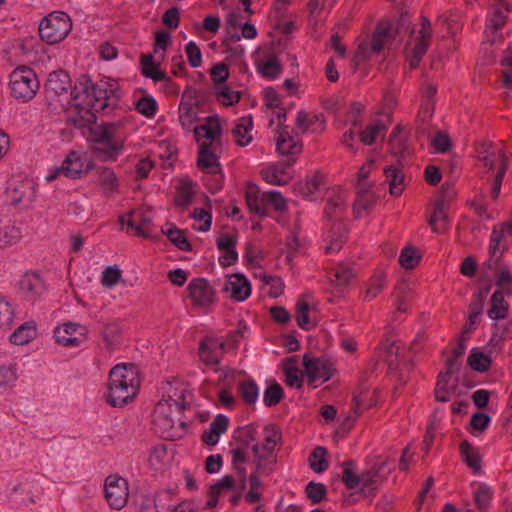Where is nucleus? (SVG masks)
<instances>
[{
  "label": "nucleus",
  "mask_w": 512,
  "mask_h": 512,
  "mask_svg": "<svg viewBox=\"0 0 512 512\" xmlns=\"http://www.w3.org/2000/svg\"><path fill=\"white\" fill-rule=\"evenodd\" d=\"M121 91L114 79L93 83L81 75L70 92L67 122L78 129H87L93 151L103 161H114L121 154L127 133L121 121L96 124V112L110 113L118 106Z\"/></svg>",
  "instance_id": "f257e3e1"
},
{
  "label": "nucleus",
  "mask_w": 512,
  "mask_h": 512,
  "mask_svg": "<svg viewBox=\"0 0 512 512\" xmlns=\"http://www.w3.org/2000/svg\"><path fill=\"white\" fill-rule=\"evenodd\" d=\"M199 144L197 166L211 174H221L219 154L221 152L222 128L216 116L206 118L205 124L195 126L193 129Z\"/></svg>",
  "instance_id": "f03ea898"
},
{
  "label": "nucleus",
  "mask_w": 512,
  "mask_h": 512,
  "mask_svg": "<svg viewBox=\"0 0 512 512\" xmlns=\"http://www.w3.org/2000/svg\"><path fill=\"white\" fill-rule=\"evenodd\" d=\"M140 380L133 364H118L109 373L107 402L113 407H123L138 393Z\"/></svg>",
  "instance_id": "7ed1b4c3"
},
{
  "label": "nucleus",
  "mask_w": 512,
  "mask_h": 512,
  "mask_svg": "<svg viewBox=\"0 0 512 512\" xmlns=\"http://www.w3.org/2000/svg\"><path fill=\"white\" fill-rule=\"evenodd\" d=\"M409 27V19L406 14H402L396 24L381 21L377 24L372 35L371 42L363 41L359 44L355 55L354 62L359 64L371 57L372 53H380L387 45L391 44L402 29Z\"/></svg>",
  "instance_id": "20e7f679"
},
{
  "label": "nucleus",
  "mask_w": 512,
  "mask_h": 512,
  "mask_svg": "<svg viewBox=\"0 0 512 512\" xmlns=\"http://www.w3.org/2000/svg\"><path fill=\"white\" fill-rule=\"evenodd\" d=\"M264 441L255 443L251 447L254 470L263 476H269L274 472L277 463L275 447L281 440L279 427L268 424L264 428Z\"/></svg>",
  "instance_id": "39448f33"
},
{
  "label": "nucleus",
  "mask_w": 512,
  "mask_h": 512,
  "mask_svg": "<svg viewBox=\"0 0 512 512\" xmlns=\"http://www.w3.org/2000/svg\"><path fill=\"white\" fill-rule=\"evenodd\" d=\"M12 96L22 102L33 99L40 88V82L35 71L27 66H19L10 74Z\"/></svg>",
  "instance_id": "423d86ee"
},
{
  "label": "nucleus",
  "mask_w": 512,
  "mask_h": 512,
  "mask_svg": "<svg viewBox=\"0 0 512 512\" xmlns=\"http://www.w3.org/2000/svg\"><path fill=\"white\" fill-rule=\"evenodd\" d=\"M72 29L69 15L62 11H54L44 17L39 24V35L48 44L62 41Z\"/></svg>",
  "instance_id": "0eeeda50"
},
{
  "label": "nucleus",
  "mask_w": 512,
  "mask_h": 512,
  "mask_svg": "<svg viewBox=\"0 0 512 512\" xmlns=\"http://www.w3.org/2000/svg\"><path fill=\"white\" fill-rule=\"evenodd\" d=\"M169 408V403L158 402L153 413V424L155 430L161 437L169 440H176L182 438L187 429L185 421L178 420L177 425L172 418V409Z\"/></svg>",
  "instance_id": "6e6552de"
},
{
  "label": "nucleus",
  "mask_w": 512,
  "mask_h": 512,
  "mask_svg": "<svg viewBox=\"0 0 512 512\" xmlns=\"http://www.w3.org/2000/svg\"><path fill=\"white\" fill-rule=\"evenodd\" d=\"M46 98L50 101H70V92L73 90L70 75L62 69L49 74L44 85Z\"/></svg>",
  "instance_id": "1a4fd4ad"
},
{
  "label": "nucleus",
  "mask_w": 512,
  "mask_h": 512,
  "mask_svg": "<svg viewBox=\"0 0 512 512\" xmlns=\"http://www.w3.org/2000/svg\"><path fill=\"white\" fill-rule=\"evenodd\" d=\"M104 492L109 506L112 509L121 510L128 501V482L118 475H109L105 479Z\"/></svg>",
  "instance_id": "9d476101"
},
{
  "label": "nucleus",
  "mask_w": 512,
  "mask_h": 512,
  "mask_svg": "<svg viewBox=\"0 0 512 512\" xmlns=\"http://www.w3.org/2000/svg\"><path fill=\"white\" fill-rule=\"evenodd\" d=\"M86 173H88V167H85L84 158L78 152L71 151L61 166L55 167L53 172L46 176V180L51 182L61 174L70 179H78Z\"/></svg>",
  "instance_id": "9b49d317"
},
{
  "label": "nucleus",
  "mask_w": 512,
  "mask_h": 512,
  "mask_svg": "<svg viewBox=\"0 0 512 512\" xmlns=\"http://www.w3.org/2000/svg\"><path fill=\"white\" fill-rule=\"evenodd\" d=\"M303 366L310 382H314L318 379H321L322 382H326L331 379L336 372L335 365L330 359L324 357L313 358L308 354L303 356Z\"/></svg>",
  "instance_id": "f8f14e48"
},
{
  "label": "nucleus",
  "mask_w": 512,
  "mask_h": 512,
  "mask_svg": "<svg viewBox=\"0 0 512 512\" xmlns=\"http://www.w3.org/2000/svg\"><path fill=\"white\" fill-rule=\"evenodd\" d=\"M87 329L78 323L68 322L54 329L56 343L64 347H76L83 343Z\"/></svg>",
  "instance_id": "ddd939ff"
},
{
  "label": "nucleus",
  "mask_w": 512,
  "mask_h": 512,
  "mask_svg": "<svg viewBox=\"0 0 512 512\" xmlns=\"http://www.w3.org/2000/svg\"><path fill=\"white\" fill-rule=\"evenodd\" d=\"M234 439L236 446L230 451L231 465L235 470L237 477L240 478L241 489H245L247 483L245 463L248 461V450L251 449L252 443L244 441L236 436H234Z\"/></svg>",
  "instance_id": "4468645a"
},
{
  "label": "nucleus",
  "mask_w": 512,
  "mask_h": 512,
  "mask_svg": "<svg viewBox=\"0 0 512 512\" xmlns=\"http://www.w3.org/2000/svg\"><path fill=\"white\" fill-rule=\"evenodd\" d=\"M19 291L28 301L40 298L46 290L42 276L34 271L26 272L19 280Z\"/></svg>",
  "instance_id": "2eb2a0df"
},
{
  "label": "nucleus",
  "mask_w": 512,
  "mask_h": 512,
  "mask_svg": "<svg viewBox=\"0 0 512 512\" xmlns=\"http://www.w3.org/2000/svg\"><path fill=\"white\" fill-rule=\"evenodd\" d=\"M195 305L208 306L215 301V293L209 282L204 278L193 279L187 287Z\"/></svg>",
  "instance_id": "dca6fc26"
},
{
  "label": "nucleus",
  "mask_w": 512,
  "mask_h": 512,
  "mask_svg": "<svg viewBox=\"0 0 512 512\" xmlns=\"http://www.w3.org/2000/svg\"><path fill=\"white\" fill-rule=\"evenodd\" d=\"M295 159L288 158L284 162L273 164L261 170L262 178L271 185L283 186L288 184L292 177L287 169L293 165Z\"/></svg>",
  "instance_id": "f3484780"
},
{
  "label": "nucleus",
  "mask_w": 512,
  "mask_h": 512,
  "mask_svg": "<svg viewBox=\"0 0 512 512\" xmlns=\"http://www.w3.org/2000/svg\"><path fill=\"white\" fill-rule=\"evenodd\" d=\"M167 398L162 399L159 402L169 403V408L175 407V410L180 412L189 406L187 397L190 395L189 390L183 382L176 381L174 383H168L166 389Z\"/></svg>",
  "instance_id": "a211bd4d"
},
{
  "label": "nucleus",
  "mask_w": 512,
  "mask_h": 512,
  "mask_svg": "<svg viewBox=\"0 0 512 512\" xmlns=\"http://www.w3.org/2000/svg\"><path fill=\"white\" fill-rule=\"evenodd\" d=\"M119 221L122 226L126 224L138 236H142L144 238H149L151 236L149 230L151 218L140 210L131 211L130 213L121 216Z\"/></svg>",
  "instance_id": "6ab92c4d"
},
{
  "label": "nucleus",
  "mask_w": 512,
  "mask_h": 512,
  "mask_svg": "<svg viewBox=\"0 0 512 512\" xmlns=\"http://www.w3.org/2000/svg\"><path fill=\"white\" fill-rule=\"evenodd\" d=\"M224 290L230 294L233 300L241 302L250 296L251 285L244 275L235 273L228 277L225 282Z\"/></svg>",
  "instance_id": "aec40b11"
},
{
  "label": "nucleus",
  "mask_w": 512,
  "mask_h": 512,
  "mask_svg": "<svg viewBox=\"0 0 512 512\" xmlns=\"http://www.w3.org/2000/svg\"><path fill=\"white\" fill-rule=\"evenodd\" d=\"M442 194V198L436 202L434 212L428 220L429 225L432 226V230L435 233H441L443 230H445V227L437 226V223L439 221L444 223L448 222L446 202L454 196V191L452 187L445 184L442 186Z\"/></svg>",
  "instance_id": "412c9836"
},
{
  "label": "nucleus",
  "mask_w": 512,
  "mask_h": 512,
  "mask_svg": "<svg viewBox=\"0 0 512 512\" xmlns=\"http://www.w3.org/2000/svg\"><path fill=\"white\" fill-rule=\"evenodd\" d=\"M504 239V231L498 230V226H494L490 236L489 244V260L487 266L489 269H495L506 249L505 245L502 244Z\"/></svg>",
  "instance_id": "4be33fe9"
},
{
  "label": "nucleus",
  "mask_w": 512,
  "mask_h": 512,
  "mask_svg": "<svg viewBox=\"0 0 512 512\" xmlns=\"http://www.w3.org/2000/svg\"><path fill=\"white\" fill-rule=\"evenodd\" d=\"M198 107H199V102L197 100L192 102V101L185 100L184 97L182 98V100L179 104L178 113H179V122L183 129H185L187 131H191L194 129V128H192L193 125L199 119Z\"/></svg>",
  "instance_id": "5701e85b"
},
{
  "label": "nucleus",
  "mask_w": 512,
  "mask_h": 512,
  "mask_svg": "<svg viewBox=\"0 0 512 512\" xmlns=\"http://www.w3.org/2000/svg\"><path fill=\"white\" fill-rule=\"evenodd\" d=\"M377 195L370 189L361 188L353 205V212L356 218H361L365 212L372 208L377 202Z\"/></svg>",
  "instance_id": "b1692460"
},
{
  "label": "nucleus",
  "mask_w": 512,
  "mask_h": 512,
  "mask_svg": "<svg viewBox=\"0 0 512 512\" xmlns=\"http://www.w3.org/2000/svg\"><path fill=\"white\" fill-rule=\"evenodd\" d=\"M386 181L389 183V192L394 197H399L405 186V176L402 170L394 167L387 166L384 169Z\"/></svg>",
  "instance_id": "393cba45"
},
{
  "label": "nucleus",
  "mask_w": 512,
  "mask_h": 512,
  "mask_svg": "<svg viewBox=\"0 0 512 512\" xmlns=\"http://www.w3.org/2000/svg\"><path fill=\"white\" fill-rule=\"evenodd\" d=\"M141 73L146 77L152 79L154 82H159L167 79V74L160 70L159 64L154 62L152 54H142L140 56Z\"/></svg>",
  "instance_id": "a878e982"
},
{
  "label": "nucleus",
  "mask_w": 512,
  "mask_h": 512,
  "mask_svg": "<svg viewBox=\"0 0 512 512\" xmlns=\"http://www.w3.org/2000/svg\"><path fill=\"white\" fill-rule=\"evenodd\" d=\"M276 148L281 155L289 156L291 159H294L293 156L300 154L302 150V146L287 131L279 132Z\"/></svg>",
  "instance_id": "bb28decb"
},
{
  "label": "nucleus",
  "mask_w": 512,
  "mask_h": 512,
  "mask_svg": "<svg viewBox=\"0 0 512 512\" xmlns=\"http://www.w3.org/2000/svg\"><path fill=\"white\" fill-rule=\"evenodd\" d=\"M451 376H448L442 372L437 377L435 386V398L439 402H448L450 400L451 393H454L458 384L456 378L452 385H449Z\"/></svg>",
  "instance_id": "cd10ccee"
},
{
  "label": "nucleus",
  "mask_w": 512,
  "mask_h": 512,
  "mask_svg": "<svg viewBox=\"0 0 512 512\" xmlns=\"http://www.w3.org/2000/svg\"><path fill=\"white\" fill-rule=\"evenodd\" d=\"M503 291H495L491 296V307L487 314L492 320H501L507 317L508 303L504 300Z\"/></svg>",
  "instance_id": "c85d7f7f"
},
{
  "label": "nucleus",
  "mask_w": 512,
  "mask_h": 512,
  "mask_svg": "<svg viewBox=\"0 0 512 512\" xmlns=\"http://www.w3.org/2000/svg\"><path fill=\"white\" fill-rule=\"evenodd\" d=\"M14 492L18 493L21 502L27 505L35 502V497L40 493V486L34 479H26L14 487Z\"/></svg>",
  "instance_id": "c756f323"
},
{
  "label": "nucleus",
  "mask_w": 512,
  "mask_h": 512,
  "mask_svg": "<svg viewBox=\"0 0 512 512\" xmlns=\"http://www.w3.org/2000/svg\"><path fill=\"white\" fill-rule=\"evenodd\" d=\"M400 134L401 127L396 126L389 137V145L394 156L404 158L406 155L410 154V147L407 139L402 137Z\"/></svg>",
  "instance_id": "7c9ffc66"
},
{
  "label": "nucleus",
  "mask_w": 512,
  "mask_h": 512,
  "mask_svg": "<svg viewBox=\"0 0 512 512\" xmlns=\"http://www.w3.org/2000/svg\"><path fill=\"white\" fill-rule=\"evenodd\" d=\"M253 128V122L251 117L241 118L236 126L233 128L232 133L236 139V143L239 146H246L252 140V135L250 134Z\"/></svg>",
  "instance_id": "2f4dec72"
},
{
  "label": "nucleus",
  "mask_w": 512,
  "mask_h": 512,
  "mask_svg": "<svg viewBox=\"0 0 512 512\" xmlns=\"http://www.w3.org/2000/svg\"><path fill=\"white\" fill-rule=\"evenodd\" d=\"M323 175L316 173L311 177H307L304 182H299L295 185V190L306 199H312L313 194L319 190L323 184Z\"/></svg>",
  "instance_id": "473e14b6"
},
{
  "label": "nucleus",
  "mask_w": 512,
  "mask_h": 512,
  "mask_svg": "<svg viewBox=\"0 0 512 512\" xmlns=\"http://www.w3.org/2000/svg\"><path fill=\"white\" fill-rule=\"evenodd\" d=\"M459 449L463 462L469 468L479 471L481 469V456L477 450L467 440L460 443Z\"/></svg>",
  "instance_id": "72a5a7b5"
},
{
  "label": "nucleus",
  "mask_w": 512,
  "mask_h": 512,
  "mask_svg": "<svg viewBox=\"0 0 512 512\" xmlns=\"http://www.w3.org/2000/svg\"><path fill=\"white\" fill-rule=\"evenodd\" d=\"M35 335L36 326L34 322H25L10 335V342L15 345H25L29 343Z\"/></svg>",
  "instance_id": "f704fd0d"
},
{
  "label": "nucleus",
  "mask_w": 512,
  "mask_h": 512,
  "mask_svg": "<svg viewBox=\"0 0 512 512\" xmlns=\"http://www.w3.org/2000/svg\"><path fill=\"white\" fill-rule=\"evenodd\" d=\"M385 131L386 125L380 120H375L365 130L359 132V137L363 144L372 145L378 137H384Z\"/></svg>",
  "instance_id": "c9c22d12"
},
{
  "label": "nucleus",
  "mask_w": 512,
  "mask_h": 512,
  "mask_svg": "<svg viewBox=\"0 0 512 512\" xmlns=\"http://www.w3.org/2000/svg\"><path fill=\"white\" fill-rule=\"evenodd\" d=\"M356 273L353 268L339 265L336 269L331 273L330 280L335 284L339 290H343L348 286L350 281L355 277Z\"/></svg>",
  "instance_id": "e433bc0d"
},
{
  "label": "nucleus",
  "mask_w": 512,
  "mask_h": 512,
  "mask_svg": "<svg viewBox=\"0 0 512 512\" xmlns=\"http://www.w3.org/2000/svg\"><path fill=\"white\" fill-rule=\"evenodd\" d=\"M246 202L252 213L260 216L266 215L265 201H262V194H259L257 186H252L247 190Z\"/></svg>",
  "instance_id": "4c0bfd02"
},
{
  "label": "nucleus",
  "mask_w": 512,
  "mask_h": 512,
  "mask_svg": "<svg viewBox=\"0 0 512 512\" xmlns=\"http://www.w3.org/2000/svg\"><path fill=\"white\" fill-rule=\"evenodd\" d=\"M386 276L383 272L375 273L368 281L367 288L363 295L364 301H371L383 290Z\"/></svg>",
  "instance_id": "58836bf2"
},
{
  "label": "nucleus",
  "mask_w": 512,
  "mask_h": 512,
  "mask_svg": "<svg viewBox=\"0 0 512 512\" xmlns=\"http://www.w3.org/2000/svg\"><path fill=\"white\" fill-rule=\"evenodd\" d=\"M162 232L181 251L188 252L192 250V246L184 235V232L176 226L170 225L166 230H162Z\"/></svg>",
  "instance_id": "ea45409f"
},
{
  "label": "nucleus",
  "mask_w": 512,
  "mask_h": 512,
  "mask_svg": "<svg viewBox=\"0 0 512 512\" xmlns=\"http://www.w3.org/2000/svg\"><path fill=\"white\" fill-rule=\"evenodd\" d=\"M467 362L473 370L484 373L489 370L492 358L488 354L473 350L468 356Z\"/></svg>",
  "instance_id": "a19ab883"
},
{
  "label": "nucleus",
  "mask_w": 512,
  "mask_h": 512,
  "mask_svg": "<svg viewBox=\"0 0 512 512\" xmlns=\"http://www.w3.org/2000/svg\"><path fill=\"white\" fill-rule=\"evenodd\" d=\"M345 199L342 194H337L334 197L328 198L324 209L326 219L332 220L334 217H339L345 210Z\"/></svg>",
  "instance_id": "79ce46f5"
},
{
  "label": "nucleus",
  "mask_w": 512,
  "mask_h": 512,
  "mask_svg": "<svg viewBox=\"0 0 512 512\" xmlns=\"http://www.w3.org/2000/svg\"><path fill=\"white\" fill-rule=\"evenodd\" d=\"M430 40L429 38H421V36L417 37L409 58V66L411 69H416L419 66L420 61L428 50Z\"/></svg>",
  "instance_id": "37998d69"
},
{
  "label": "nucleus",
  "mask_w": 512,
  "mask_h": 512,
  "mask_svg": "<svg viewBox=\"0 0 512 512\" xmlns=\"http://www.w3.org/2000/svg\"><path fill=\"white\" fill-rule=\"evenodd\" d=\"M327 451L324 447L317 446L309 456L310 468L316 473H322L328 469V462L325 458Z\"/></svg>",
  "instance_id": "c03bdc74"
},
{
  "label": "nucleus",
  "mask_w": 512,
  "mask_h": 512,
  "mask_svg": "<svg viewBox=\"0 0 512 512\" xmlns=\"http://www.w3.org/2000/svg\"><path fill=\"white\" fill-rule=\"evenodd\" d=\"M99 183L105 194H111L118 187V180L114 171L103 167L99 170Z\"/></svg>",
  "instance_id": "a18cd8bd"
},
{
  "label": "nucleus",
  "mask_w": 512,
  "mask_h": 512,
  "mask_svg": "<svg viewBox=\"0 0 512 512\" xmlns=\"http://www.w3.org/2000/svg\"><path fill=\"white\" fill-rule=\"evenodd\" d=\"M346 236H347L346 226L341 222L335 223L333 225V235L330 236L331 240H330L329 245L326 247V252L332 253V252L339 251L340 248L342 247V243L346 239Z\"/></svg>",
  "instance_id": "49530a36"
},
{
  "label": "nucleus",
  "mask_w": 512,
  "mask_h": 512,
  "mask_svg": "<svg viewBox=\"0 0 512 512\" xmlns=\"http://www.w3.org/2000/svg\"><path fill=\"white\" fill-rule=\"evenodd\" d=\"M499 154H500L501 160H500V165L498 167L497 173L494 177V181H493V185H492V189H491L492 199H497L499 196L502 181H503L504 175L507 170V165H508V159H507L505 153L502 150H500Z\"/></svg>",
  "instance_id": "de8ad7c7"
},
{
  "label": "nucleus",
  "mask_w": 512,
  "mask_h": 512,
  "mask_svg": "<svg viewBox=\"0 0 512 512\" xmlns=\"http://www.w3.org/2000/svg\"><path fill=\"white\" fill-rule=\"evenodd\" d=\"M284 398V390L278 383H273L264 391L263 401L267 407L276 406Z\"/></svg>",
  "instance_id": "09e8293b"
},
{
  "label": "nucleus",
  "mask_w": 512,
  "mask_h": 512,
  "mask_svg": "<svg viewBox=\"0 0 512 512\" xmlns=\"http://www.w3.org/2000/svg\"><path fill=\"white\" fill-rule=\"evenodd\" d=\"M239 391L245 403L248 405L256 403L259 396V389L253 380L240 383Z\"/></svg>",
  "instance_id": "8fccbe9b"
},
{
  "label": "nucleus",
  "mask_w": 512,
  "mask_h": 512,
  "mask_svg": "<svg viewBox=\"0 0 512 512\" xmlns=\"http://www.w3.org/2000/svg\"><path fill=\"white\" fill-rule=\"evenodd\" d=\"M21 237L20 230L13 226H5L0 229V249L7 248L19 241Z\"/></svg>",
  "instance_id": "3c124183"
},
{
  "label": "nucleus",
  "mask_w": 512,
  "mask_h": 512,
  "mask_svg": "<svg viewBox=\"0 0 512 512\" xmlns=\"http://www.w3.org/2000/svg\"><path fill=\"white\" fill-rule=\"evenodd\" d=\"M260 73L269 79H275L282 71L280 62L276 56H270L269 59L259 65Z\"/></svg>",
  "instance_id": "603ef678"
},
{
  "label": "nucleus",
  "mask_w": 512,
  "mask_h": 512,
  "mask_svg": "<svg viewBox=\"0 0 512 512\" xmlns=\"http://www.w3.org/2000/svg\"><path fill=\"white\" fill-rule=\"evenodd\" d=\"M262 201H265L266 205H271L275 210L283 212L287 209V203L285 198L279 191L270 190L262 193Z\"/></svg>",
  "instance_id": "864d4df0"
},
{
  "label": "nucleus",
  "mask_w": 512,
  "mask_h": 512,
  "mask_svg": "<svg viewBox=\"0 0 512 512\" xmlns=\"http://www.w3.org/2000/svg\"><path fill=\"white\" fill-rule=\"evenodd\" d=\"M386 462H382L381 464L374 465L370 470L364 471L359 475V486L361 485L362 489L371 488L376 485L377 480L376 476L383 469Z\"/></svg>",
  "instance_id": "5fc2aeb1"
},
{
  "label": "nucleus",
  "mask_w": 512,
  "mask_h": 512,
  "mask_svg": "<svg viewBox=\"0 0 512 512\" xmlns=\"http://www.w3.org/2000/svg\"><path fill=\"white\" fill-rule=\"evenodd\" d=\"M305 493L307 498L310 499L313 504H318L325 498L327 489L322 483L310 481L306 485Z\"/></svg>",
  "instance_id": "6e6d98bb"
},
{
  "label": "nucleus",
  "mask_w": 512,
  "mask_h": 512,
  "mask_svg": "<svg viewBox=\"0 0 512 512\" xmlns=\"http://www.w3.org/2000/svg\"><path fill=\"white\" fill-rule=\"evenodd\" d=\"M309 304L305 301H298L296 304V321L300 328L309 330L314 324L309 319Z\"/></svg>",
  "instance_id": "4d7b16f0"
},
{
  "label": "nucleus",
  "mask_w": 512,
  "mask_h": 512,
  "mask_svg": "<svg viewBox=\"0 0 512 512\" xmlns=\"http://www.w3.org/2000/svg\"><path fill=\"white\" fill-rule=\"evenodd\" d=\"M237 487L238 484H236L234 477L232 475H225L217 483L210 487L209 495L218 497L222 491H235Z\"/></svg>",
  "instance_id": "13d9d810"
},
{
  "label": "nucleus",
  "mask_w": 512,
  "mask_h": 512,
  "mask_svg": "<svg viewBox=\"0 0 512 512\" xmlns=\"http://www.w3.org/2000/svg\"><path fill=\"white\" fill-rule=\"evenodd\" d=\"M491 422V418L488 414L484 412H476L472 415L470 419V425L474 430L472 432L473 435L479 436L488 428Z\"/></svg>",
  "instance_id": "bf43d9fd"
},
{
  "label": "nucleus",
  "mask_w": 512,
  "mask_h": 512,
  "mask_svg": "<svg viewBox=\"0 0 512 512\" xmlns=\"http://www.w3.org/2000/svg\"><path fill=\"white\" fill-rule=\"evenodd\" d=\"M294 363V357L287 359V363L284 367L286 384L290 387L301 388L302 378L298 375V369L293 366Z\"/></svg>",
  "instance_id": "052dcab7"
},
{
  "label": "nucleus",
  "mask_w": 512,
  "mask_h": 512,
  "mask_svg": "<svg viewBox=\"0 0 512 512\" xmlns=\"http://www.w3.org/2000/svg\"><path fill=\"white\" fill-rule=\"evenodd\" d=\"M491 499L492 492L487 485L481 484L474 492L475 504L481 511H485L488 508Z\"/></svg>",
  "instance_id": "680f3d73"
},
{
  "label": "nucleus",
  "mask_w": 512,
  "mask_h": 512,
  "mask_svg": "<svg viewBox=\"0 0 512 512\" xmlns=\"http://www.w3.org/2000/svg\"><path fill=\"white\" fill-rule=\"evenodd\" d=\"M419 259L420 257L416 255L415 249L408 246L402 249L399 262L405 269H412L418 264Z\"/></svg>",
  "instance_id": "e2e57ef3"
},
{
  "label": "nucleus",
  "mask_w": 512,
  "mask_h": 512,
  "mask_svg": "<svg viewBox=\"0 0 512 512\" xmlns=\"http://www.w3.org/2000/svg\"><path fill=\"white\" fill-rule=\"evenodd\" d=\"M217 99L224 105H233L240 100V93L233 91L229 87H220L216 91Z\"/></svg>",
  "instance_id": "0e129e2a"
},
{
  "label": "nucleus",
  "mask_w": 512,
  "mask_h": 512,
  "mask_svg": "<svg viewBox=\"0 0 512 512\" xmlns=\"http://www.w3.org/2000/svg\"><path fill=\"white\" fill-rule=\"evenodd\" d=\"M157 107V102L152 97H143L139 99L136 104L137 111L148 118H151L156 114Z\"/></svg>",
  "instance_id": "69168bd1"
},
{
  "label": "nucleus",
  "mask_w": 512,
  "mask_h": 512,
  "mask_svg": "<svg viewBox=\"0 0 512 512\" xmlns=\"http://www.w3.org/2000/svg\"><path fill=\"white\" fill-rule=\"evenodd\" d=\"M185 52L191 67L197 68L201 65L202 53L199 46L194 41H190L186 44Z\"/></svg>",
  "instance_id": "338daca9"
},
{
  "label": "nucleus",
  "mask_w": 512,
  "mask_h": 512,
  "mask_svg": "<svg viewBox=\"0 0 512 512\" xmlns=\"http://www.w3.org/2000/svg\"><path fill=\"white\" fill-rule=\"evenodd\" d=\"M496 285L499 288L497 291H503L506 295L512 294V275L508 269H502L497 274Z\"/></svg>",
  "instance_id": "774afa93"
}]
</instances>
